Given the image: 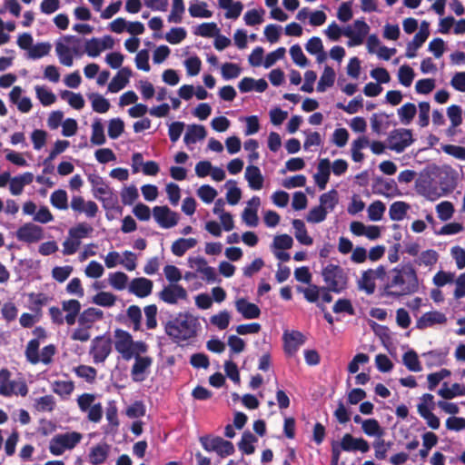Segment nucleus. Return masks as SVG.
<instances>
[{"label": "nucleus", "instance_id": "obj_34", "mask_svg": "<svg viewBox=\"0 0 465 465\" xmlns=\"http://www.w3.org/2000/svg\"><path fill=\"white\" fill-rule=\"evenodd\" d=\"M109 448L107 444H98L94 446L89 453V461L93 465L103 463L108 456Z\"/></svg>", "mask_w": 465, "mask_h": 465}, {"label": "nucleus", "instance_id": "obj_36", "mask_svg": "<svg viewBox=\"0 0 465 465\" xmlns=\"http://www.w3.org/2000/svg\"><path fill=\"white\" fill-rule=\"evenodd\" d=\"M409 209L410 205L407 203L402 201L394 202L391 203L389 210L391 220L396 222L402 221L405 218Z\"/></svg>", "mask_w": 465, "mask_h": 465}, {"label": "nucleus", "instance_id": "obj_60", "mask_svg": "<svg viewBox=\"0 0 465 465\" xmlns=\"http://www.w3.org/2000/svg\"><path fill=\"white\" fill-rule=\"evenodd\" d=\"M64 42L71 47L73 54L82 56L84 51V44L83 39L74 35H68L64 37Z\"/></svg>", "mask_w": 465, "mask_h": 465}, {"label": "nucleus", "instance_id": "obj_40", "mask_svg": "<svg viewBox=\"0 0 465 465\" xmlns=\"http://www.w3.org/2000/svg\"><path fill=\"white\" fill-rule=\"evenodd\" d=\"M52 45L50 43H37L36 45H33L31 48H29V51L27 52V57L33 60L40 59L49 54Z\"/></svg>", "mask_w": 465, "mask_h": 465}, {"label": "nucleus", "instance_id": "obj_13", "mask_svg": "<svg viewBox=\"0 0 465 465\" xmlns=\"http://www.w3.org/2000/svg\"><path fill=\"white\" fill-rule=\"evenodd\" d=\"M15 236L18 241L33 243L44 238V231L42 227L35 223H26L18 228Z\"/></svg>", "mask_w": 465, "mask_h": 465}, {"label": "nucleus", "instance_id": "obj_23", "mask_svg": "<svg viewBox=\"0 0 465 465\" xmlns=\"http://www.w3.org/2000/svg\"><path fill=\"white\" fill-rule=\"evenodd\" d=\"M372 276V269L363 271L361 277L357 281L358 289L364 292L366 294L371 295L374 293L376 283Z\"/></svg>", "mask_w": 465, "mask_h": 465}, {"label": "nucleus", "instance_id": "obj_26", "mask_svg": "<svg viewBox=\"0 0 465 465\" xmlns=\"http://www.w3.org/2000/svg\"><path fill=\"white\" fill-rule=\"evenodd\" d=\"M196 244L197 240L194 238H179L173 242L171 250L175 256L182 257L188 250L194 248Z\"/></svg>", "mask_w": 465, "mask_h": 465}, {"label": "nucleus", "instance_id": "obj_20", "mask_svg": "<svg viewBox=\"0 0 465 465\" xmlns=\"http://www.w3.org/2000/svg\"><path fill=\"white\" fill-rule=\"evenodd\" d=\"M235 308L244 319H257L261 314L260 308L256 304L249 302L244 298L238 299L235 302Z\"/></svg>", "mask_w": 465, "mask_h": 465}, {"label": "nucleus", "instance_id": "obj_57", "mask_svg": "<svg viewBox=\"0 0 465 465\" xmlns=\"http://www.w3.org/2000/svg\"><path fill=\"white\" fill-rule=\"evenodd\" d=\"M336 107L346 112L349 114H353L358 113L363 107V98L361 95H358L357 97L350 101L348 104L338 103L336 104Z\"/></svg>", "mask_w": 465, "mask_h": 465}, {"label": "nucleus", "instance_id": "obj_29", "mask_svg": "<svg viewBox=\"0 0 465 465\" xmlns=\"http://www.w3.org/2000/svg\"><path fill=\"white\" fill-rule=\"evenodd\" d=\"M88 181L93 187V194L97 199L102 195L110 194V187L104 183V179L98 174H90Z\"/></svg>", "mask_w": 465, "mask_h": 465}, {"label": "nucleus", "instance_id": "obj_33", "mask_svg": "<svg viewBox=\"0 0 465 465\" xmlns=\"http://www.w3.org/2000/svg\"><path fill=\"white\" fill-rule=\"evenodd\" d=\"M55 52L59 62L65 66H72L74 64L73 53L71 47L64 42H57L55 45Z\"/></svg>", "mask_w": 465, "mask_h": 465}, {"label": "nucleus", "instance_id": "obj_37", "mask_svg": "<svg viewBox=\"0 0 465 465\" xmlns=\"http://www.w3.org/2000/svg\"><path fill=\"white\" fill-rule=\"evenodd\" d=\"M103 312L96 308H88L84 310L78 318V322L83 326H89L94 322L103 318Z\"/></svg>", "mask_w": 465, "mask_h": 465}, {"label": "nucleus", "instance_id": "obj_6", "mask_svg": "<svg viewBox=\"0 0 465 465\" xmlns=\"http://www.w3.org/2000/svg\"><path fill=\"white\" fill-rule=\"evenodd\" d=\"M40 341L37 339H32L28 341L25 348L26 360L32 363L36 364L43 362L44 364H49L52 361L54 355L55 354V347L53 344L45 346L41 353L39 354Z\"/></svg>", "mask_w": 465, "mask_h": 465}, {"label": "nucleus", "instance_id": "obj_35", "mask_svg": "<svg viewBox=\"0 0 465 465\" xmlns=\"http://www.w3.org/2000/svg\"><path fill=\"white\" fill-rule=\"evenodd\" d=\"M320 206L328 213L332 212L338 203V193L332 189L320 196Z\"/></svg>", "mask_w": 465, "mask_h": 465}, {"label": "nucleus", "instance_id": "obj_24", "mask_svg": "<svg viewBox=\"0 0 465 465\" xmlns=\"http://www.w3.org/2000/svg\"><path fill=\"white\" fill-rule=\"evenodd\" d=\"M448 349L443 350H433L422 354L426 359V364L428 367L441 366L446 363Z\"/></svg>", "mask_w": 465, "mask_h": 465}, {"label": "nucleus", "instance_id": "obj_42", "mask_svg": "<svg viewBox=\"0 0 465 465\" xmlns=\"http://www.w3.org/2000/svg\"><path fill=\"white\" fill-rule=\"evenodd\" d=\"M227 188L226 200L231 205H235L239 203L242 197V191L237 186V183L234 180H229L224 184Z\"/></svg>", "mask_w": 465, "mask_h": 465}, {"label": "nucleus", "instance_id": "obj_22", "mask_svg": "<svg viewBox=\"0 0 465 465\" xmlns=\"http://www.w3.org/2000/svg\"><path fill=\"white\" fill-rule=\"evenodd\" d=\"M244 177L248 182L251 189L258 191L263 186L264 178L259 167L255 165H249L245 169Z\"/></svg>", "mask_w": 465, "mask_h": 465}, {"label": "nucleus", "instance_id": "obj_9", "mask_svg": "<svg viewBox=\"0 0 465 465\" xmlns=\"http://www.w3.org/2000/svg\"><path fill=\"white\" fill-rule=\"evenodd\" d=\"M200 442L206 451H214L221 458H225L234 452L233 444L221 437H201Z\"/></svg>", "mask_w": 465, "mask_h": 465}, {"label": "nucleus", "instance_id": "obj_48", "mask_svg": "<svg viewBox=\"0 0 465 465\" xmlns=\"http://www.w3.org/2000/svg\"><path fill=\"white\" fill-rule=\"evenodd\" d=\"M447 115L451 123V126L448 132L452 134V129L458 127L462 123V110L461 107L452 104L447 109Z\"/></svg>", "mask_w": 465, "mask_h": 465}, {"label": "nucleus", "instance_id": "obj_30", "mask_svg": "<svg viewBox=\"0 0 465 465\" xmlns=\"http://www.w3.org/2000/svg\"><path fill=\"white\" fill-rule=\"evenodd\" d=\"M292 227L294 229L295 238L300 243L307 246L313 243V240L308 235L305 224L302 220L294 219L292 221Z\"/></svg>", "mask_w": 465, "mask_h": 465}, {"label": "nucleus", "instance_id": "obj_46", "mask_svg": "<svg viewBox=\"0 0 465 465\" xmlns=\"http://www.w3.org/2000/svg\"><path fill=\"white\" fill-rule=\"evenodd\" d=\"M36 97L44 106L53 104L56 97L54 94L46 86L36 85L35 87Z\"/></svg>", "mask_w": 465, "mask_h": 465}, {"label": "nucleus", "instance_id": "obj_32", "mask_svg": "<svg viewBox=\"0 0 465 465\" xmlns=\"http://www.w3.org/2000/svg\"><path fill=\"white\" fill-rule=\"evenodd\" d=\"M361 430L365 435H367L368 437H373L375 439L383 437L385 433L384 429L375 419L365 420Z\"/></svg>", "mask_w": 465, "mask_h": 465}, {"label": "nucleus", "instance_id": "obj_38", "mask_svg": "<svg viewBox=\"0 0 465 465\" xmlns=\"http://www.w3.org/2000/svg\"><path fill=\"white\" fill-rule=\"evenodd\" d=\"M417 114V107L412 103H407L397 110L398 117L402 124H410L415 114Z\"/></svg>", "mask_w": 465, "mask_h": 465}, {"label": "nucleus", "instance_id": "obj_10", "mask_svg": "<svg viewBox=\"0 0 465 465\" xmlns=\"http://www.w3.org/2000/svg\"><path fill=\"white\" fill-rule=\"evenodd\" d=\"M153 216L158 225L163 229H170L177 225L180 215L168 206H155L152 211Z\"/></svg>", "mask_w": 465, "mask_h": 465}, {"label": "nucleus", "instance_id": "obj_64", "mask_svg": "<svg viewBox=\"0 0 465 465\" xmlns=\"http://www.w3.org/2000/svg\"><path fill=\"white\" fill-rule=\"evenodd\" d=\"M183 65L188 75L195 76L201 71L202 62L198 56L193 55L184 60Z\"/></svg>", "mask_w": 465, "mask_h": 465}, {"label": "nucleus", "instance_id": "obj_61", "mask_svg": "<svg viewBox=\"0 0 465 465\" xmlns=\"http://www.w3.org/2000/svg\"><path fill=\"white\" fill-rule=\"evenodd\" d=\"M116 296L111 292H100L93 297V302L103 307H111L115 303Z\"/></svg>", "mask_w": 465, "mask_h": 465}, {"label": "nucleus", "instance_id": "obj_41", "mask_svg": "<svg viewBox=\"0 0 465 465\" xmlns=\"http://www.w3.org/2000/svg\"><path fill=\"white\" fill-rule=\"evenodd\" d=\"M335 81V72L330 66H325L323 73L318 82L317 91L320 93L325 92L328 87L333 85Z\"/></svg>", "mask_w": 465, "mask_h": 465}, {"label": "nucleus", "instance_id": "obj_4", "mask_svg": "<svg viewBox=\"0 0 465 465\" xmlns=\"http://www.w3.org/2000/svg\"><path fill=\"white\" fill-rule=\"evenodd\" d=\"M322 276L329 292L340 294L348 289V273L338 264L329 263L324 266Z\"/></svg>", "mask_w": 465, "mask_h": 465}, {"label": "nucleus", "instance_id": "obj_1", "mask_svg": "<svg viewBox=\"0 0 465 465\" xmlns=\"http://www.w3.org/2000/svg\"><path fill=\"white\" fill-rule=\"evenodd\" d=\"M114 348L125 361L135 359L132 368V378L135 381L144 380L145 358L140 354L145 352V342L134 341L132 335L122 329L114 331Z\"/></svg>", "mask_w": 465, "mask_h": 465}, {"label": "nucleus", "instance_id": "obj_51", "mask_svg": "<svg viewBox=\"0 0 465 465\" xmlns=\"http://www.w3.org/2000/svg\"><path fill=\"white\" fill-rule=\"evenodd\" d=\"M92 102V108L99 114L106 113L110 108V103L107 99L99 94H91L88 95Z\"/></svg>", "mask_w": 465, "mask_h": 465}, {"label": "nucleus", "instance_id": "obj_52", "mask_svg": "<svg viewBox=\"0 0 465 465\" xmlns=\"http://www.w3.org/2000/svg\"><path fill=\"white\" fill-rule=\"evenodd\" d=\"M231 318V313L228 311L224 310L217 314L213 315L210 318V322L213 326L217 327L219 330L223 331L229 326Z\"/></svg>", "mask_w": 465, "mask_h": 465}, {"label": "nucleus", "instance_id": "obj_16", "mask_svg": "<svg viewBox=\"0 0 465 465\" xmlns=\"http://www.w3.org/2000/svg\"><path fill=\"white\" fill-rule=\"evenodd\" d=\"M187 297L186 290L177 283L169 284L160 293V298L169 304H176L179 301L186 300Z\"/></svg>", "mask_w": 465, "mask_h": 465}, {"label": "nucleus", "instance_id": "obj_59", "mask_svg": "<svg viewBox=\"0 0 465 465\" xmlns=\"http://www.w3.org/2000/svg\"><path fill=\"white\" fill-rule=\"evenodd\" d=\"M436 212L440 220L446 222L450 220L454 213L453 204L449 201H443L436 205Z\"/></svg>", "mask_w": 465, "mask_h": 465}, {"label": "nucleus", "instance_id": "obj_58", "mask_svg": "<svg viewBox=\"0 0 465 465\" xmlns=\"http://www.w3.org/2000/svg\"><path fill=\"white\" fill-rule=\"evenodd\" d=\"M55 407V401L52 395L39 397L35 401V408L38 411H52Z\"/></svg>", "mask_w": 465, "mask_h": 465}, {"label": "nucleus", "instance_id": "obj_7", "mask_svg": "<svg viewBox=\"0 0 465 465\" xmlns=\"http://www.w3.org/2000/svg\"><path fill=\"white\" fill-rule=\"evenodd\" d=\"M81 440L82 434L76 431L57 434L51 439L49 450L53 455L60 456L66 450L74 449Z\"/></svg>", "mask_w": 465, "mask_h": 465}, {"label": "nucleus", "instance_id": "obj_31", "mask_svg": "<svg viewBox=\"0 0 465 465\" xmlns=\"http://www.w3.org/2000/svg\"><path fill=\"white\" fill-rule=\"evenodd\" d=\"M438 394L443 399L450 400L458 396H465V386L459 383H453L449 386L446 382L438 391Z\"/></svg>", "mask_w": 465, "mask_h": 465}, {"label": "nucleus", "instance_id": "obj_28", "mask_svg": "<svg viewBox=\"0 0 465 465\" xmlns=\"http://www.w3.org/2000/svg\"><path fill=\"white\" fill-rule=\"evenodd\" d=\"M206 131L204 126L193 124L189 125L183 137L185 144L190 145L195 143L197 141L204 139Z\"/></svg>", "mask_w": 465, "mask_h": 465}, {"label": "nucleus", "instance_id": "obj_44", "mask_svg": "<svg viewBox=\"0 0 465 465\" xmlns=\"http://www.w3.org/2000/svg\"><path fill=\"white\" fill-rule=\"evenodd\" d=\"M60 97L63 100H66L70 106L76 110H81L84 106V99L81 94L64 90L60 93Z\"/></svg>", "mask_w": 465, "mask_h": 465}, {"label": "nucleus", "instance_id": "obj_3", "mask_svg": "<svg viewBox=\"0 0 465 465\" xmlns=\"http://www.w3.org/2000/svg\"><path fill=\"white\" fill-rule=\"evenodd\" d=\"M200 328L199 319L190 312H179L165 324L167 335L178 343L196 337Z\"/></svg>", "mask_w": 465, "mask_h": 465}, {"label": "nucleus", "instance_id": "obj_12", "mask_svg": "<svg viewBox=\"0 0 465 465\" xmlns=\"http://www.w3.org/2000/svg\"><path fill=\"white\" fill-rule=\"evenodd\" d=\"M283 350L288 356H293L305 343V336L299 331H284L282 334Z\"/></svg>", "mask_w": 465, "mask_h": 465}, {"label": "nucleus", "instance_id": "obj_25", "mask_svg": "<svg viewBox=\"0 0 465 465\" xmlns=\"http://www.w3.org/2000/svg\"><path fill=\"white\" fill-rule=\"evenodd\" d=\"M63 311L66 312L65 322L72 326L75 323L76 317L80 312L81 304L77 300H68L62 302Z\"/></svg>", "mask_w": 465, "mask_h": 465}, {"label": "nucleus", "instance_id": "obj_8", "mask_svg": "<svg viewBox=\"0 0 465 465\" xmlns=\"http://www.w3.org/2000/svg\"><path fill=\"white\" fill-rule=\"evenodd\" d=\"M414 142L412 132L410 129L399 128L391 131L387 138L389 149L396 153H402Z\"/></svg>", "mask_w": 465, "mask_h": 465}, {"label": "nucleus", "instance_id": "obj_2", "mask_svg": "<svg viewBox=\"0 0 465 465\" xmlns=\"http://www.w3.org/2000/svg\"><path fill=\"white\" fill-rule=\"evenodd\" d=\"M418 288V277L413 267L410 264L399 265L390 272L384 286V294L399 298L416 292Z\"/></svg>", "mask_w": 465, "mask_h": 465}, {"label": "nucleus", "instance_id": "obj_63", "mask_svg": "<svg viewBox=\"0 0 465 465\" xmlns=\"http://www.w3.org/2000/svg\"><path fill=\"white\" fill-rule=\"evenodd\" d=\"M414 76V71L409 65H401L398 71L399 82L406 87L411 85Z\"/></svg>", "mask_w": 465, "mask_h": 465}, {"label": "nucleus", "instance_id": "obj_54", "mask_svg": "<svg viewBox=\"0 0 465 465\" xmlns=\"http://www.w3.org/2000/svg\"><path fill=\"white\" fill-rule=\"evenodd\" d=\"M108 282L114 289L121 291L126 288L128 277L122 272H112L108 276Z\"/></svg>", "mask_w": 465, "mask_h": 465}, {"label": "nucleus", "instance_id": "obj_50", "mask_svg": "<svg viewBox=\"0 0 465 465\" xmlns=\"http://www.w3.org/2000/svg\"><path fill=\"white\" fill-rule=\"evenodd\" d=\"M50 202L54 207L59 210H66L68 208L67 193L62 189L54 191L50 196Z\"/></svg>", "mask_w": 465, "mask_h": 465}, {"label": "nucleus", "instance_id": "obj_15", "mask_svg": "<svg viewBox=\"0 0 465 465\" xmlns=\"http://www.w3.org/2000/svg\"><path fill=\"white\" fill-rule=\"evenodd\" d=\"M429 26L428 22H421L419 32L414 35L412 41L407 45L406 57L414 58L417 55V50L425 43L430 35Z\"/></svg>", "mask_w": 465, "mask_h": 465}, {"label": "nucleus", "instance_id": "obj_53", "mask_svg": "<svg viewBox=\"0 0 465 465\" xmlns=\"http://www.w3.org/2000/svg\"><path fill=\"white\" fill-rule=\"evenodd\" d=\"M74 384L71 381H56L53 383V391L65 398L74 391Z\"/></svg>", "mask_w": 465, "mask_h": 465}, {"label": "nucleus", "instance_id": "obj_39", "mask_svg": "<svg viewBox=\"0 0 465 465\" xmlns=\"http://www.w3.org/2000/svg\"><path fill=\"white\" fill-rule=\"evenodd\" d=\"M402 361L406 368L411 371L419 372L422 370L418 354L413 350H409L403 354Z\"/></svg>", "mask_w": 465, "mask_h": 465}, {"label": "nucleus", "instance_id": "obj_62", "mask_svg": "<svg viewBox=\"0 0 465 465\" xmlns=\"http://www.w3.org/2000/svg\"><path fill=\"white\" fill-rule=\"evenodd\" d=\"M455 273L446 271H439L432 279V282L438 288L443 287L449 283H453Z\"/></svg>", "mask_w": 465, "mask_h": 465}, {"label": "nucleus", "instance_id": "obj_19", "mask_svg": "<svg viewBox=\"0 0 465 465\" xmlns=\"http://www.w3.org/2000/svg\"><path fill=\"white\" fill-rule=\"evenodd\" d=\"M447 322V317L444 313L432 311L422 314L416 322L418 329L423 330L429 327H432L435 324H443Z\"/></svg>", "mask_w": 465, "mask_h": 465}, {"label": "nucleus", "instance_id": "obj_27", "mask_svg": "<svg viewBox=\"0 0 465 465\" xmlns=\"http://www.w3.org/2000/svg\"><path fill=\"white\" fill-rule=\"evenodd\" d=\"M207 3L200 0H193L189 5V14L192 17L196 18H210L213 16V12L208 10Z\"/></svg>", "mask_w": 465, "mask_h": 465}, {"label": "nucleus", "instance_id": "obj_17", "mask_svg": "<svg viewBox=\"0 0 465 465\" xmlns=\"http://www.w3.org/2000/svg\"><path fill=\"white\" fill-rule=\"evenodd\" d=\"M339 442L341 443L343 451H361L362 453H366L370 450V444L365 439L355 438L350 433L344 434Z\"/></svg>", "mask_w": 465, "mask_h": 465}, {"label": "nucleus", "instance_id": "obj_18", "mask_svg": "<svg viewBox=\"0 0 465 465\" xmlns=\"http://www.w3.org/2000/svg\"><path fill=\"white\" fill-rule=\"evenodd\" d=\"M331 161L327 158L321 159L317 165V172L313 179L320 190H324L331 175Z\"/></svg>", "mask_w": 465, "mask_h": 465}, {"label": "nucleus", "instance_id": "obj_56", "mask_svg": "<svg viewBox=\"0 0 465 465\" xmlns=\"http://www.w3.org/2000/svg\"><path fill=\"white\" fill-rule=\"evenodd\" d=\"M74 373L89 383L95 381L97 371L94 367L87 365H79L74 369Z\"/></svg>", "mask_w": 465, "mask_h": 465}, {"label": "nucleus", "instance_id": "obj_21", "mask_svg": "<svg viewBox=\"0 0 465 465\" xmlns=\"http://www.w3.org/2000/svg\"><path fill=\"white\" fill-rule=\"evenodd\" d=\"M130 76L131 70L129 68H121L109 83L108 91L110 93H118L121 91L128 84Z\"/></svg>", "mask_w": 465, "mask_h": 465}, {"label": "nucleus", "instance_id": "obj_47", "mask_svg": "<svg viewBox=\"0 0 465 465\" xmlns=\"http://www.w3.org/2000/svg\"><path fill=\"white\" fill-rule=\"evenodd\" d=\"M91 143L96 145H102L105 143L104 125L101 119H95L92 124Z\"/></svg>", "mask_w": 465, "mask_h": 465}, {"label": "nucleus", "instance_id": "obj_14", "mask_svg": "<svg viewBox=\"0 0 465 465\" xmlns=\"http://www.w3.org/2000/svg\"><path fill=\"white\" fill-rule=\"evenodd\" d=\"M70 206L76 213H84L87 218H94L98 213V205L93 201H85L80 195H74L71 199Z\"/></svg>", "mask_w": 465, "mask_h": 465}, {"label": "nucleus", "instance_id": "obj_5", "mask_svg": "<svg viewBox=\"0 0 465 465\" xmlns=\"http://www.w3.org/2000/svg\"><path fill=\"white\" fill-rule=\"evenodd\" d=\"M11 372L4 368L0 370V395L10 397L12 395L26 396L28 387L24 379L10 380Z\"/></svg>", "mask_w": 465, "mask_h": 465}, {"label": "nucleus", "instance_id": "obj_49", "mask_svg": "<svg viewBox=\"0 0 465 465\" xmlns=\"http://www.w3.org/2000/svg\"><path fill=\"white\" fill-rule=\"evenodd\" d=\"M385 210H386V206L381 201H380V200L374 201L368 207V210H367L368 217L371 221H373V222L381 221L383 217Z\"/></svg>", "mask_w": 465, "mask_h": 465}, {"label": "nucleus", "instance_id": "obj_45", "mask_svg": "<svg viewBox=\"0 0 465 465\" xmlns=\"http://www.w3.org/2000/svg\"><path fill=\"white\" fill-rule=\"evenodd\" d=\"M439 260V254L434 250H426L423 251L415 261V262L421 266L429 267L430 269L437 263Z\"/></svg>", "mask_w": 465, "mask_h": 465}, {"label": "nucleus", "instance_id": "obj_11", "mask_svg": "<svg viewBox=\"0 0 465 465\" xmlns=\"http://www.w3.org/2000/svg\"><path fill=\"white\" fill-rule=\"evenodd\" d=\"M111 351V340L109 338L99 336L93 340L89 353L93 358V361L97 364L104 362Z\"/></svg>", "mask_w": 465, "mask_h": 465}, {"label": "nucleus", "instance_id": "obj_55", "mask_svg": "<svg viewBox=\"0 0 465 465\" xmlns=\"http://www.w3.org/2000/svg\"><path fill=\"white\" fill-rule=\"evenodd\" d=\"M185 11L183 0H173L172 10L168 16V21L171 23H181L183 15Z\"/></svg>", "mask_w": 465, "mask_h": 465}, {"label": "nucleus", "instance_id": "obj_43", "mask_svg": "<svg viewBox=\"0 0 465 465\" xmlns=\"http://www.w3.org/2000/svg\"><path fill=\"white\" fill-rule=\"evenodd\" d=\"M94 231V228L87 223H79L74 227H72L68 231L69 236L75 238V240L81 242L83 238L89 236Z\"/></svg>", "mask_w": 465, "mask_h": 465}]
</instances>
